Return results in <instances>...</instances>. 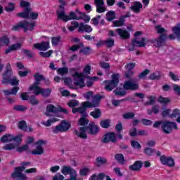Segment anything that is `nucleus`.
Wrapping results in <instances>:
<instances>
[{
	"label": "nucleus",
	"mask_w": 180,
	"mask_h": 180,
	"mask_svg": "<svg viewBox=\"0 0 180 180\" xmlns=\"http://www.w3.org/2000/svg\"><path fill=\"white\" fill-rule=\"evenodd\" d=\"M46 112H49L50 113H57V112H63V113H65V115H68V110L63 108L61 107L56 108V106L53 105H48L46 106Z\"/></svg>",
	"instance_id": "nucleus-14"
},
{
	"label": "nucleus",
	"mask_w": 180,
	"mask_h": 180,
	"mask_svg": "<svg viewBox=\"0 0 180 180\" xmlns=\"http://www.w3.org/2000/svg\"><path fill=\"white\" fill-rule=\"evenodd\" d=\"M13 109L17 112H26V110H27V107L22 105H14Z\"/></svg>",
	"instance_id": "nucleus-41"
},
{
	"label": "nucleus",
	"mask_w": 180,
	"mask_h": 180,
	"mask_svg": "<svg viewBox=\"0 0 180 180\" xmlns=\"http://www.w3.org/2000/svg\"><path fill=\"white\" fill-rule=\"evenodd\" d=\"M72 75L75 81V85H77L79 88H84L85 83L84 82V73H79L77 71L72 72Z\"/></svg>",
	"instance_id": "nucleus-11"
},
{
	"label": "nucleus",
	"mask_w": 180,
	"mask_h": 180,
	"mask_svg": "<svg viewBox=\"0 0 180 180\" xmlns=\"http://www.w3.org/2000/svg\"><path fill=\"white\" fill-rule=\"evenodd\" d=\"M179 116H180V110L175 108L172 110V114L169 115V117L174 119V117H179Z\"/></svg>",
	"instance_id": "nucleus-42"
},
{
	"label": "nucleus",
	"mask_w": 180,
	"mask_h": 180,
	"mask_svg": "<svg viewBox=\"0 0 180 180\" xmlns=\"http://www.w3.org/2000/svg\"><path fill=\"white\" fill-rule=\"evenodd\" d=\"M100 125L103 129H108V127H109V126H110V120H102L100 123Z\"/></svg>",
	"instance_id": "nucleus-54"
},
{
	"label": "nucleus",
	"mask_w": 180,
	"mask_h": 180,
	"mask_svg": "<svg viewBox=\"0 0 180 180\" xmlns=\"http://www.w3.org/2000/svg\"><path fill=\"white\" fill-rule=\"evenodd\" d=\"M143 8V4L141 2L135 1L134 4L130 7L131 11L134 13H140V11Z\"/></svg>",
	"instance_id": "nucleus-22"
},
{
	"label": "nucleus",
	"mask_w": 180,
	"mask_h": 180,
	"mask_svg": "<svg viewBox=\"0 0 180 180\" xmlns=\"http://www.w3.org/2000/svg\"><path fill=\"white\" fill-rule=\"evenodd\" d=\"M0 46H9V37L4 36L0 39Z\"/></svg>",
	"instance_id": "nucleus-38"
},
{
	"label": "nucleus",
	"mask_w": 180,
	"mask_h": 180,
	"mask_svg": "<svg viewBox=\"0 0 180 180\" xmlns=\"http://www.w3.org/2000/svg\"><path fill=\"white\" fill-rule=\"evenodd\" d=\"M34 78L35 82L31 86H30L29 90L32 91V94L37 96L38 95H42V96L45 97L46 89H41V87L39 86V85H40V82L44 79V76L40 75V73H36L34 75Z\"/></svg>",
	"instance_id": "nucleus-3"
},
{
	"label": "nucleus",
	"mask_w": 180,
	"mask_h": 180,
	"mask_svg": "<svg viewBox=\"0 0 180 180\" xmlns=\"http://www.w3.org/2000/svg\"><path fill=\"white\" fill-rule=\"evenodd\" d=\"M18 126L20 130H22V131H27V124L26 123V121H20L18 124Z\"/></svg>",
	"instance_id": "nucleus-33"
},
{
	"label": "nucleus",
	"mask_w": 180,
	"mask_h": 180,
	"mask_svg": "<svg viewBox=\"0 0 180 180\" xmlns=\"http://www.w3.org/2000/svg\"><path fill=\"white\" fill-rule=\"evenodd\" d=\"M70 127L71 124H70V123L65 121H62L60 124L56 126L53 129V131L55 133V134H57V133H64V131H68V130H70Z\"/></svg>",
	"instance_id": "nucleus-12"
},
{
	"label": "nucleus",
	"mask_w": 180,
	"mask_h": 180,
	"mask_svg": "<svg viewBox=\"0 0 180 180\" xmlns=\"http://www.w3.org/2000/svg\"><path fill=\"white\" fill-rule=\"evenodd\" d=\"M106 19L108 22H112L114 19H116L114 11H109L106 14Z\"/></svg>",
	"instance_id": "nucleus-45"
},
{
	"label": "nucleus",
	"mask_w": 180,
	"mask_h": 180,
	"mask_svg": "<svg viewBox=\"0 0 180 180\" xmlns=\"http://www.w3.org/2000/svg\"><path fill=\"white\" fill-rule=\"evenodd\" d=\"M162 130L165 134H171L174 130H178V124L174 122L166 121L162 124Z\"/></svg>",
	"instance_id": "nucleus-7"
},
{
	"label": "nucleus",
	"mask_w": 180,
	"mask_h": 180,
	"mask_svg": "<svg viewBox=\"0 0 180 180\" xmlns=\"http://www.w3.org/2000/svg\"><path fill=\"white\" fill-rule=\"evenodd\" d=\"M60 41H61V37L60 36L51 37V43L53 46H58Z\"/></svg>",
	"instance_id": "nucleus-40"
},
{
	"label": "nucleus",
	"mask_w": 180,
	"mask_h": 180,
	"mask_svg": "<svg viewBox=\"0 0 180 180\" xmlns=\"http://www.w3.org/2000/svg\"><path fill=\"white\" fill-rule=\"evenodd\" d=\"M77 27L79 28V23L78 22H72L71 25L68 27L70 32H74Z\"/></svg>",
	"instance_id": "nucleus-51"
},
{
	"label": "nucleus",
	"mask_w": 180,
	"mask_h": 180,
	"mask_svg": "<svg viewBox=\"0 0 180 180\" xmlns=\"http://www.w3.org/2000/svg\"><path fill=\"white\" fill-rule=\"evenodd\" d=\"M88 123H89V120H88V119H86L85 117H83L79 119V120L78 122V125L79 126H86V124H88Z\"/></svg>",
	"instance_id": "nucleus-52"
},
{
	"label": "nucleus",
	"mask_w": 180,
	"mask_h": 180,
	"mask_svg": "<svg viewBox=\"0 0 180 180\" xmlns=\"http://www.w3.org/2000/svg\"><path fill=\"white\" fill-rule=\"evenodd\" d=\"M34 144L37 146V147L35 149L32 150V154H33V155H41V154L44 153V150H43V144H44V141L39 140Z\"/></svg>",
	"instance_id": "nucleus-13"
},
{
	"label": "nucleus",
	"mask_w": 180,
	"mask_h": 180,
	"mask_svg": "<svg viewBox=\"0 0 180 180\" xmlns=\"http://www.w3.org/2000/svg\"><path fill=\"white\" fill-rule=\"evenodd\" d=\"M81 47H84V44L79 43V44L73 45L72 47L70 48V50L71 51L75 52L79 49H81Z\"/></svg>",
	"instance_id": "nucleus-59"
},
{
	"label": "nucleus",
	"mask_w": 180,
	"mask_h": 180,
	"mask_svg": "<svg viewBox=\"0 0 180 180\" xmlns=\"http://www.w3.org/2000/svg\"><path fill=\"white\" fill-rule=\"evenodd\" d=\"M134 67H136V63H130L125 65V68L127 70H128V71H129V72L125 73V77H127V78H130V77H131V75H133V72L130 71V70H133V68H134Z\"/></svg>",
	"instance_id": "nucleus-25"
},
{
	"label": "nucleus",
	"mask_w": 180,
	"mask_h": 180,
	"mask_svg": "<svg viewBox=\"0 0 180 180\" xmlns=\"http://www.w3.org/2000/svg\"><path fill=\"white\" fill-rule=\"evenodd\" d=\"M160 162L163 165H167V167H174L175 165V161L172 158L167 157L165 155H162L160 157Z\"/></svg>",
	"instance_id": "nucleus-16"
},
{
	"label": "nucleus",
	"mask_w": 180,
	"mask_h": 180,
	"mask_svg": "<svg viewBox=\"0 0 180 180\" xmlns=\"http://www.w3.org/2000/svg\"><path fill=\"white\" fill-rule=\"evenodd\" d=\"M91 116L94 117V119H99L102 113L101 112V110L99 108H96L94 111L90 112Z\"/></svg>",
	"instance_id": "nucleus-36"
},
{
	"label": "nucleus",
	"mask_w": 180,
	"mask_h": 180,
	"mask_svg": "<svg viewBox=\"0 0 180 180\" xmlns=\"http://www.w3.org/2000/svg\"><path fill=\"white\" fill-rule=\"evenodd\" d=\"M78 32L79 33H84V32H86V33H91V32H92V27L89 25L84 24V22H80Z\"/></svg>",
	"instance_id": "nucleus-21"
},
{
	"label": "nucleus",
	"mask_w": 180,
	"mask_h": 180,
	"mask_svg": "<svg viewBox=\"0 0 180 180\" xmlns=\"http://www.w3.org/2000/svg\"><path fill=\"white\" fill-rule=\"evenodd\" d=\"M21 53L26 56V57H28V58H33V57H34V53L28 49H22Z\"/></svg>",
	"instance_id": "nucleus-37"
},
{
	"label": "nucleus",
	"mask_w": 180,
	"mask_h": 180,
	"mask_svg": "<svg viewBox=\"0 0 180 180\" xmlns=\"http://www.w3.org/2000/svg\"><path fill=\"white\" fill-rule=\"evenodd\" d=\"M131 44L136 47H144L147 44L146 43V38H135L132 40Z\"/></svg>",
	"instance_id": "nucleus-19"
},
{
	"label": "nucleus",
	"mask_w": 180,
	"mask_h": 180,
	"mask_svg": "<svg viewBox=\"0 0 180 180\" xmlns=\"http://www.w3.org/2000/svg\"><path fill=\"white\" fill-rule=\"evenodd\" d=\"M123 88L126 91H136L139 88V82L136 79L127 80L124 83Z\"/></svg>",
	"instance_id": "nucleus-10"
},
{
	"label": "nucleus",
	"mask_w": 180,
	"mask_h": 180,
	"mask_svg": "<svg viewBox=\"0 0 180 180\" xmlns=\"http://www.w3.org/2000/svg\"><path fill=\"white\" fill-rule=\"evenodd\" d=\"M16 145L15 143H7L3 147V150H6V151H12V150H15Z\"/></svg>",
	"instance_id": "nucleus-39"
},
{
	"label": "nucleus",
	"mask_w": 180,
	"mask_h": 180,
	"mask_svg": "<svg viewBox=\"0 0 180 180\" xmlns=\"http://www.w3.org/2000/svg\"><path fill=\"white\" fill-rule=\"evenodd\" d=\"M115 158L121 165L126 164V160H124V155H123V154L117 153L115 155Z\"/></svg>",
	"instance_id": "nucleus-30"
},
{
	"label": "nucleus",
	"mask_w": 180,
	"mask_h": 180,
	"mask_svg": "<svg viewBox=\"0 0 180 180\" xmlns=\"http://www.w3.org/2000/svg\"><path fill=\"white\" fill-rule=\"evenodd\" d=\"M58 1L60 3V5L59 6V8H61V11H58V18L60 19L61 20H63L64 22H68V20H79L82 17H78L77 16V14L74 11H72L70 13L69 15H65V13L64 12V6H65V2L64 0H58Z\"/></svg>",
	"instance_id": "nucleus-4"
},
{
	"label": "nucleus",
	"mask_w": 180,
	"mask_h": 180,
	"mask_svg": "<svg viewBox=\"0 0 180 180\" xmlns=\"http://www.w3.org/2000/svg\"><path fill=\"white\" fill-rule=\"evenodd\" d=\"M158 102L163 104L169 103V102H171V99H169V98L160 96L158 98Z\"/></svg>",
	"instance_id": "nucleus-56"
},
{
	"label": "nucleus",
	"mask_w": 180,
	"mask_h": 180,
	"mask_svg": "<svg viewBox=\"0 0 180 180\" xmlns=\"http://www.w3.org/2000/svg\"><path fill=\"white\" fill-rule=\"evenodd\" d=\"M30 162H22V167H15L14 172L11 174V177L14 179H16L18 180H27V176H26V175L22 172L26 169V167H25L30 165Z\"/></svg>",
	"instance_id": "nucleus-6"
},
{
	"label": "nucleus",
	"mask_w": 180,
	"mask_h": 180,
	"mask_svg": "<svg viewBox=\"0 0 180 180\" xmlns=\"http://www.w3.org/2000/svg\"><path fill=\"white\" fill-rule=\"evenodd\" d=\"M148 101H146L144 105L145 106H148L151 105H154V103L155 102V97L153 96H150L148 97Z\"/></svg>",
	"instance_id": "nucleus-49"
},
{
	"label": "nucleus",
	"mask_w": 180,
	"mask_h": 180,
	"mask_svg": "<svg viewBox=\"0 0 180 180\" xmlns=\"http://www.w3.org/2000/svg\"><path fill=\"white\" fill-rule=\"evenodd\" d=\"M24 12L17 13V16L22 19H29V15H30V12H32V8H24Z\"/></svg>",
	"instance_id": "nucleus-23"
},
{
	"label": "nucleus",
	"mask_w": 180,
	"mask_h": 180,
	"mask_svg": "<svg viewBox=\"0 0 180 180\" xmlns=\"http://www.w3.org/2000/svg\"><path fill=\"white\" fill-rule=\"evenodd\" d=\"M34 49L40 50L41 51H46V42L42 41L41 43H37L34 45Z\"/></svg>",
	"instance_id": "nucleus-32"
},
{
	"label": "nucleus",
	"mask_w": 180,
	"mask_h": 180,
	"mask_svg": "<svg viewBox=\"0 0 180 180\" xmlns=\"http://www.w3.org/2000/svg\"><path fill=\"white\" fill-rule=\"evenodd\" d=\"M109 141H112V143H116L117 140H116V134L114 132H110L105 134L103 139V143H109Z\"/></svg>",
	"instance_id": "nucleus-18"
},
{
	"label": "nucleus",
	"mask_w": 180,
	"mask_h": 180,
	"mask_svg": "<svg viewBox=\"0 0 180 180\" xmlns=\"http://www.w3.org/2000/svg\"><path fill=\"white\" fill-rule=\"evenodd\" d=\"M53 180H64V176H63L60 173H57L53 176Z\"/></svg>",
	"instance_id": "nucleus-64"
},
{
	"label": "nucleus",
	"mask_w": 180,
	"mask_h": 180,
	"mask_svg": "<svg viewBox=\"0 0 180 180\" xmlns=\"http://www.w3.org/2000/svg\"><path fill=\"white\" fill-rule=\"evenodd\" d=\"M107 47H113L115 46V40L113 39H108L105 41Z\"/></svg>",
	"instance_id": "nucleus-57"
},
{
	"label": "nucleus",
	"mask_w": 180,
	"mask_h": 180,
	"mask_svg": "<svg viewBox=\"0 0 180 180\" xmlns=\"http://www.w3.org/2000/svg\"><path fill=\"white\" fill-rule=\"evenodd\" d=\"M25 22L24 21L22 22H19L17 25H14L11 30H13V32H18L19 30H20L21 29H24L25 30Z\"/></svg>",
	"instance_id": "nucleus-31"
},
{
	"label": "nucleus",
	"mask_w": 180,
	"mask_h": 180,
	"mask_svg": "<svg viewBox=\"0 0 180 180\" xmlns=\"http://www.w3.org/2000/svg\"><path fill=\"white\" fill-rule=\"evenodd\" d=\"M24 25H25V27H24V32L26 33L27 30L32 32L34 30V26H36V22H29L26 20L24 21Z\"/></svg>",
	"instance_id": "nucleus-28"
},
{
	"label": "nucleus",
	"mask_w": 180,
	"mask_h": 180,
	"mask_svg": "<svg viewBox=\"0 0 180 180\" xmlns=\"http://www.w3.org/2000/svg\"><path fill=\"white\" fill-rule=\"evenodd\" d=\"M173 90L175 92L176 95H180V86L178 84H174L173 85Z\"/></svg>",
	"instance_id": "nucleus-63"
},
{
	"label": "nucleus",
	"mask_w": 180,
	"mask_h": 180,
	"mask_svg": "<svg viewBox=\"0 0 180 180\" xmlns=\"http://www.w3.org/2000/svg\"><path fill=\"white\" fill-rule=\"evenodd\" d=\"M74 169L71 167L70 166L65 165L61 169V172L63 175H69L70 173Z\"/></svg>",
	"instance_id": "nucleus-35"
},
{
	"label": "nucleus",
	"mask_w": 180,
	"mask_h": 180,
	"mask_svg": "<svg viewBox=\"0 0 180 180\" xmlns=\"http://www.w3.org/2000/svg\"><path fill=\"white\" fill-rule=\"evenodd\" d=\"M98 131H99V127L95 125V123L91 122L88 127H80L79 131L75 130V134L78 137H80V139H88L86 133L95 135L98 134Z\"/></svg>",
	"instance_id": "nucleus-2"
},
{
	"label": "nucleus",
	"mask_w": 180,
	"mask_h": 180,
	"mask_svg": "<svg viewBox=\"0 0 180 180\" xmlns=\"http://www.w3.org/2000/svg\"><path fill=\"white\" fill-rule=\"evenodd\" d=\"M2 75L3 79L1 80V84L3 85H6L8 81L13 77V71L11 67V63L6 64V70Z\"/></svg>",
	"instance_id": "nucleus-9"
},
{
	"label": "nucleus",
	"mask_w": 180,
	"mask_h": 180,
	"mask_svg": "<svg viewBox=\"0 0 180 180\" xmlns=\"http://www.w3.org/2000/svg\"><path fill=\"white\" fill-rule=\"evenodd\" d=\"M89 172H91V170L89 169V168L84 167L80 169L79 174L82 176H86V175H88Z\"/></svg>",
	"instance_id": "nucleus-55"
},
{
	"label": "nucleus",
	"mask_w": 180,
	"mask_h": 180,
	"mask_svg": "<svg viewBox=\"0 0 180 180\" xmlns=\"http://www.w3.org/2000/svg\"><path fill=\"white\" fill-rule=\"evenodd\" d=\"M20 8H30V3L29 1H21L20 2Z\"/></svg>",
	"instance_id": "nucleus-62"
},
{
	"label": "nucleus",
	"mask_w": 180,
	"mask_h": 180,
	"mask_svg": "<svg viewBox=\"0 0 180 180\" xmlns=\"http://www.w3.org/2000/svg\"><path fill=\"white\" fill-rule=\"evenodd\" d=\"M143 167V162L138 160L136 161L133 165H129V168L130 171H139Z\"/></svg>",
	"instance_id": "nucleus-24"
},
{
	"label": "nucleus",
	"mask_w": 180,
	"mask_h": 180,
	"mask_svg": "<svg viewBox=\"0 0 180 180\" xmlns=\"http://www.w3.org/2000/svg\"><path fill=\"white\" fill-rule=\"evenodd\" d=\"M114 94L119 96H124V95H126V91L122 88L116 89L114 91Z\"/></svg>",
	"instance_id": "nucleus-46"
},
{
	"label": "nucleus",
	"mask_w": 180,
	"mask_h": 180,
	"mask_svg": "<svg viewBox=\"0 0 180 180\" xmlns=\"http://www.w3.org/2000/svg\"><path fill=\"white\" fill-rule=\"evenodd\" d=\"M29 150V146L27 144L23 145L20 147L17 148L18 153H23V151H27Z\"/></svg>",
	"instance_id": "nucleus-60"
},
{
	"label": "nucleus",
	"mask_w": 180,
	"mask_h": 180,
	"mask_svg": "<svg viewBox=\"0 0 180 180\" xmlns=\"http://www.w3.org/2000/svg\"><path fill=\"white\" fill-rule=\"evenodd\" d=\"M131 146L135 150H141V145L137 141H131Z\"/></svg>",
	"instance_id": "nucleus-47"
},
{
	"label": "nucleus",
	"mask_w": 180,
	"mask_h": 180,
	"mask_svg": "<svg viewBox=\"0 0 180 180\" xmlns=\"http://www.w3.org/2000/svg\"><path fill=\"white\" fill-rule=\"evenodd\" d=\"M6 12H13L15 11V3L10 2L8 6L4 8Z\"/></svg>",
	"instance_id": "nucleus-43"
},
{
	"label": "nucleus",
	"mask_w": 180,
	"mask_h": 180,
	"mask_svg": "<svg viewBox=\"0 0 180 180\" xmlns=\"http://www.w3.org/2000/svg\"><path fill=\"white\" fill-rule=\"evenodd\" d=\"M58 120H59L57 118H51L46 121V127H50V126H51V124H53V123H56V122H58Z\"/></svg>",
	"instance_id": "nucleus-58"
},
{
	"label": "nucleus",
	"mask_w": 180,
	"mask_h": 180,
	"mask_svg": "<svg viewBox=\"0 0 180 180\" xmlns=\"http://www.w3.org/2000/svg\"><path fill=\"white\" fill-rule=\"evenodd\" d=\"M20 47H22V44L20 43H17V44H14L10 46H8V48L6 50V54H9V53H11V51H16V50H19V49H20Z\"/></svg>",
	"instance_id": "nucleus-26"
},
{
	"label": "nucleus",
	"mask_w": 180,
	"mask_h": 180,
	"mask_svg": "<svg viewBox=\"0 0 180 180\" xmlns=\"http://www.w3.org/2000/svg\"><path fill=\"white\" fill-rule=\"evenodd\" d=\"M57 72L59 75H65L68 72V68H59L57 69Z\"/></svg>",
	"instance_id": "nucleus-53"
},
{
	"label": "nucleus",
	"mask_w": 180,
	"mask_h": 180,
	"mask_svg": "<svg viewBox=\"0 0 180 180\" xmlns=\"http://www.w3.org/2000/svg\"><path fill=\"white\" fill-rule=\"evenodd\" d=\"M150 79H160L161 78V72H155L149 75Z\"/></svg>",
	"instance_id": "nucleus-44"
},
{
	"label": "nucleus",
	"mask_w": 180,
	"mask_h": 180,
	"mask_svg": "<svg viewBox=\"0 0 180 180\" xmlns=\"http://www.w3.org/2000/svg\"><path fill=\"white\" fill-rule=\"evenodd\" d=\"M116 32L120 37L123 40H127L128 39H130V33H129V31L118 28L116 30Z\"/></svg>",
	"instance_id": "nucleus-20"
},
{
	"label": "nucleus",
	"mask_w": 180,
	"mask_h": 180,
	"mask_svg": "<svg viewBox=\"0 0 180 180\" xmlns=\"http://www.w3.org/2000/svg\"><path fill=\"white\" fill-rule=\"evenodd\" d=\"M119 74L112 75L111 76L112 80L105 81V89L110 91L116 88L119 84Z\"/></svg>",
	"instance_id": "nucleus-8"
},
{
	"label": "nucleus",
	"mask_w": 180,
	"mask_h": 180,
	"mask_svg": "<svg viewBox=\"0 0 180 180\" xmlns=\"http://www.w3.org/2000/svg\"><path fill=\"white\" fill-rule=\"evenodd\" d=\"M103 97L101 95L97 94L94 96L92 102L86 101L82 103V106L77 108H72V113H80L85 116L86 112V108H98L99 106V102Z\"/></svg>",
	"instance_id": "nucleus-1"
},
{
	"label": "nucleus",
	"mask_w": 180,
	"mask_h": 180,
	"mask_svg": "<svg viewBox=\"0 0 180 180\" xmlns=\"http://www.w3.org/2000/svg\"><path fill=\"white\" fill-rule=\"evenodd\" d=\"M124 23V20H123L122 18H120V20H115V21L113 22V25L116 27L123 26Z\"/></svg>",
	"instance_id": "nucleus-61"
},
{
	"label": "nucleus",
	"mask_w": 180,
	"mask_h": 180,
	"mask_svg": "<svg viewBox=\"0 0 180 180\" xmlns=\"http://www.w3.org/2000/svg\"><path fill=\"white\" fill-rule=\"evenodd\" d=\"M105 179V173H100L98 174H92L89 180H103Z\"/></svg>",
	"instance_id": "nucleus-34"
},
{
	"label": "nucleus",
	"mask_w": 180,
	"mask_h": 180,
	"mask_svg": "<svg viewBox=\"0 0 180 180\" xmlns=\"http://www.w3.org/2000/svg\"><path fill=\"white\" fill-rule=\"evenodd\" d=\"M0 141L1 143H11V141H13V135L11 134H6L1 137Z\"/></svg>",
	"instance_id": "nucleus-27"
},
{
	"label": "nucleus",
	"mask_w": 180,
	"mask_h": 180,
	"mask_svg": "<svg viewBox=\"0 0 180 180\" xmlns=\"http://www.w3.org/2000/svg\"><path fill=\"white\" fill-rule=\"evenodd\" d=\"M19 82H20L19 79L15 76H13L6 85L10 84L13 87L10 90H3L4 95L6 96H9V95L15 96L18 94V91L20 89V88H19Z\"/></svg>",
	"instance_id": "nucleus-5"
},
{
	"label": "nucleus",
	"mask_w": 180,
	"mask_h": 180,
	"mask_svg": "<svg viewBox=\"0 0 180 180\" xmlns=\"http://www.w3.org/2000/svg\"><path fill=\"white\" fill-rule=\"evenodd\" d=\"M108 162V160L106 158L103 157L98 156L96 159L95 165L96 167H102V165H105Z\"/></svg>",
	"instance_id": "nucleus-29"
},
{
	"label": "nucleus",
	"mask_w": 180,
	"mask_h": 180,
	"mask_svg": "<svg viewBox=\"0 0 180 180\" xmlns=\"http://www.w3.org/2000/svg\"><path fill=\"white\" fill-rule=\"evenodd\" d=\"M94 5L96 6L98 13L106 12V6H105V1L103 0H94Z\"/></svg>",
	"instance_id": "nucleus-15"
},
{
	"label": "nucleus",
	"mask_w": 180,
	"mask_h": 180,
	"mask_svg": "<svg viewBox=\"0 0 180 180\" xmlns=\"http://www.w3.org/2000/svg\"><path fill=\"white\" fill-rule=\"evenodd\" d=\"M172 31L173 33H174L175 35L176 36L177 39H180V24L174 27Z\"/></svg>",
	"instance_id": "nucleus-48"
},
{
	"label": "nucleus",
	"mask_w": 180,
	"mask_h": 180,
	"mask_svg": "<svg viewBox=\"0 0 180 180\" xmlns=\"http://www.w3.org/2000/svg\"><path fill=\"white\" fill-rule=\"evenodd\" d=\"M28 101L31 105H39V101L36 99V96H30V98H28Z\"/></svg>",
	"instance_id": "nucleus-50"
},
{
	"label": "nucleus",
	"mask_w": 180,
	"mask_h": 180,
	"mask_svg": "<svg viewBox=\"0 0 180 180\" xmlns=\"http://www.w3.org/2000/svg\"><path fill=\"white\" fill-rule=\"evenodd\" d=\"M166 39L167 37L165 35H160L158 39L150 40V42L153 44L155 47H161Z\"/></svg>",
	"instance_id": "nucleus-17"
}]
</instances>
